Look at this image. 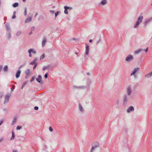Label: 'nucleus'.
<instances>
[{
  "label": "nucleus",
  "instance_id": "50",
  "mask_svg": "<svg viewBox=\"0 0 152 152\" xmlns=\"http://www.w3.org/2000/svg\"><path fill=\"white\" fill-rule=\"evenodd\" d=\"M27 82H25L23 83V85L25 86L26 84L27 83Z\"/></svg>",
  "mask_w": 152,
  "mask_h": 152
},
{
  "label": "nucleus",
  "instance_id": "47",
  "mask_svg": "<svg viewBox=\"0 0 152 152\" xmlns=\"http://www.w3.org/2000/svg\"><path fill=\"white\" fill-rule=\"evenodd\" d=\"M16 18V15H13L12 16V18L14 19Z\"/></svg>",
  "mask_w": 152,
  "mask_h": 152
},
{
  "label": "nucleus",
  "instance_id": "8",
  "mask_svg": "<svg viewBox=\"0 0 152 152\" xmlns=\"http://www.w3.org/2000/svg\"><path fill=\"white\" fill-rule=\"evenodd\" d=\"M127 92L128 96L130 95L132 93V89L130 86L128 87L127 89Z\"/></svg>",
  "mask_w": 152,
  "mask_h": 152
},
{
  "label": "nucleus",
  "instance_id": "40",
  "mask_svg": "<svg viewBox=\"0 0 152 152\" xmlns=\"http://www.w3.org/2000/svg\"><path fill=\"white\" fill-rule=\"evenodd\" d=\"M3 92H0V99L3 96Z\"/></svg>",
  "mask_w": 152,
  "mask_h": 152
},
{
  "label": "nucleus",
  "instance_id": "24",
  "mask_svg": "<svg viewBox=\"0 0 152 152\" xmlns=\"http://www.w3.org/2000/svg\"><path fill=\"white\" fill-rule=\"evenodd\" d=\"M31 18H27L25 21V23H27L31 22Z\"/></svg>",
  "mask_w": 152,
  "mask_h": 152
},
{
  "label": "nucleus",
  "instance_id": "52",
  "mask_svg": "<svg viewBox=\"0 0 152 152\" xmlns=\"http://www.w3.org/2000/svg\"><path fill=\"white\" fill-rule=\"evenodd\" d=\"M32 34V31H31L29 34V35H30Z\"/></svg>",
  "mask_w": 152,
  "mask_h": 152
},
{
  "label": "nucleus",
  "instance_id": "6",
  "mask_svg": "<svg viewBox=\"0 0 152 152\" xmlns=\"http://www.w3.org/2000/svg\"><path fill=\"white\" fill-rule=\"evenodd\" d=\"M139 68L138 67L135 68H134V70L132 72V73L131 74V76H132V75H134L135 77L136 75H135V73L137 72V71L139 70Z\"/></svg>",
  "mask_w": 152,
  "mask_h": 152
},
{
  "label": "nucleus",
  "instance_id": "42",
  "mask_svg": "<svg viewBox=\"0 0 152 152\" xmlns=\"http://www.w3.org/2000/svg\"><path fill=\"white\" fill-rule=\"evenodd\" d=\"M58 13H59V12H58V11H57V12H56L55 13V17H56L58 15Z\"/></svg>",
  "mask_w": 152,
  "mask_h": 152
},
{
  "label": "nucleus",
  "instance_id": "18",
  "mask_svg": "<svg viewBox=\"0 0 152 152\" xmlns=\"http://www.w3.org/2000/svg\"><path fill=\"white\" fill-rule=\"evenodd\" d=\"M51 66L50 65H48L47 66H43L42 69L43 70H45V69H50Z\"/></svg>",
  "mask_w": 152,
  "mask_h": 152
},
{
  "label": "nucleus",
  "instance_id": "23",
  "mask_svg": "<svg viewBox=\"0 0 152 152\" xmlns=\"http://www.w3.org/2000/svg\"><path fill=\"white\" fill-rule=\"evenodd\" d=\"M5 27L6 28V29L8 31H9L10 30V26H9V24L7 23V24H6L5 25Z\"/></svg>",
  "mask_w": 152,
  "mask_h": 152
},
{
  "label": "nucleus",
  "instance_id": "58",
  "mask_svg": "<svg viewBox=\"0 0 152 152\" xmlns=\"http://www.w3.org/2000/svg\"><path fill=\"white\" fill-rule=\"evenodd\" d=\"M12 87H13V89H14L15 88V86L14 85H13Z\"/></svg>",
  "mask_w": 152,
  "mask_h": 152
},
{
  "label": "nucleus",
  "instance_id": "46",
  "mask_svg": "<svg viewBox=\"0 0 152 152\" xmlns=\"http://www.w3.org/2000/svg\"><path fill=\"white\" fill-rule=\"evenodd\" d=\"M39 109V108L37 106H35V107H34V110H38Z\"/></svg>",
  "mask_w": 152,
  "mask_h": 152
},
{
  "label": "nucleus",
  "instance_id": "15",
  "mask_svg": "<svg viewBox=\"0 0 152 152\" xmlns=\"http://www.w3.org/2000/svg\"><path fill=\"white\" fill-rule=\"evenodd\" d=\"M143 50V49L142 48H139L136 51H135L134 53L136 54H137L140 53Z\"/></svg>",
  "mask_w": 152,
  "mask_h": 152
},
{
  "label": "nucleus",
  "instance_id": "4",
  "mask_svg": "<svg viewBox=\"0 0 152 152\" xmlns=\"http://www.w3.org/2000/svg\"><path fill=\"white\" fill-rule=\"evenodd\" d=\"M42 77L41 75H39L38 76V77L36 78V80L38 83L42 84L43 83V82L42 81Z\"/></svg>",
  "mask_w": 152,
  "mask_h": 152
},
{
  "label": "nucleus",
  "instance_id": "7",
  "mask_svg": "<svg viewBox=\"0 0 152 152\" xmlns=\"http://www.w3.org/2000/svg\"><path fill=\"white\" fill-rule=\"evenodd\" d=\"M10 96V95H7L5 96V100L4 103V104H5L9 102Z\"/></svg>",
  "mask_w": 152,
  "mask_h": 152
},
{
  "label": "nucleus",
  "instance_id": "60",
  "mask_svg": "<svg viewBox=\"0 0 152 152\" xmlns=\"http://www.w3.org/2000/svg\"><path fill=\"white\" fill-rule=\"evenodd\" d=\"M13 89H12V88H11V92H12L13 91Z\"/></svg>",
  "mask_w": 152,
  "mask_h": 152
},
{
  "label": "nucleus",
  "instance_id": "32",
  "mask_svg": "<svg viewBox=\"0 0 152 152\" xmlns=\"http://www.w3.org/2000/svg\"><path fill=\"white\" fill-rule=\"evenodd\" d=\"M36 77L35 76H33L32 77L31 79L30 80V82H33L34 79H35Z\"/></svg>",
  "mask_w": 152,
  "mask_h": 152
},
{
  "label": "nucleus",
  "instance_id": "59",
  "mask_svg": "<svg viewBox=\"0 0 152 152\" xmlns=\"http://www.w3.org/2000/svg\"><path fill=\"white\" fill-rule=\"evenodd\" d=\"M22 65H21L19 67V69H20V68H21V67H22Z\"/></svg>",
  "mask_w": 152,
  "mask_h": 152
},
{
  "label": "nucleus",
  "instance_id": "35",
  "mask_svg": "<svg viewBox=\"0 0 152 152\" xmlns=\"http://www.w3.org/2000/svg\"><path fill=\"white\" fill-rule=\"evenodd\" d=\"M65 9L64 11V12L65 14H68V12L67 11V10L66 8H64Z\"/></svg>",
  "mask_w": 152,
  "mask_h": 152
},
{
  "label": "nucleus",
  "instance_id": "54",
  "mask_svg": "<svg viewBox=\"0 0 152 152\" xmlns=\"http://www.w3.org/2000/svg\"><path fill=\"white\" fill-rule=\"evenodd\" d=\"M16 13V12L15 11H14L13 15H15V14Z\"/></svg>",
  "mask_w": 152,
  "mask_h": 152
},
{
  "label": "nucleus",
  "instance_id": "11",
  "mask_svg": "<svg viewBox=\"0 0 152 152\" xmlns=\"http://www.w3.org/2000/svg\"><path fill=\"white\" fill-rule=\"evenodd\" d=\"M47 38L46 37H44L43 38V40L42 42V47H43L45 45L46 42Z\"/></svg>",
  "mask_w": 152,
  "mask_h": 152
},
{
  "label": "nucleus",
  "instance_id": "41",
  "mask_svg": "<svg viewBox=\"0 0 152 152\" xmlns=\"http://www.w3.org/2000/svg\"><path fill=\"white\" fill-rule=\"evenodd\" d=\"M35 27L34 26H33L32 27H31V31H33L35 29Z\"/></svg>",
  "mask_w": 152,
  "mask_h": 152
},
{
  "label": "nucleus",
  "instance_id": "10",
  "mask_svg": "<svg viewBox=\"0 0 152 152\" xmlns=\"http://www.w3.org/2000/svg\"><path fill=\"white\" fill-rule=\"evenodd\" d=\"M152 20V17H151L147 19L144 22V23L145 25H146L148 23L150 22Z\"/></svg>",
  "mask_w": 152,
  "mask_h": 152
},
{
  "label": "nucleus",
  "instance_id": "16",
  "mask_svg": "<svg viewBox=\"0 0 152 152\" xmlns=\"http://www.w3.org/2000/svg\"><path fill=\"white\" fill-rule=\"evenodd\" d=\"M92 145H94L96 147H98L99 146V143L98 142H95L92 144Z\"/></svg>",
  "mask_w": 152,
  "mask_h": 152
},
{
  "label": "nucleus",
  "instance_id": "12",
  "mask_svg": "<svg viewBox=\"0 0 152 152\" xmlns=\"http://www.w3.org/2000/svg\"><path fill=\"white\" fill-rule=\"evenodd\" d=\"M89 52V46L86 44V53L88 55Z\"/></svg>",
  "mask_w": 152,
  "mask_h": 152
},
{
  "label": "nucleus",
  "instance_id": "33",
  "mask_svg": "<svg viewBox=\"0 0 152 152\" xmlns=\"http://www.w3.org/2000/svg\"><path fill=\"white\" fill-rule=\"evenodd\" d=\"M27 8L26 7L25 8V10L24 13V15L25 16H26L27 15Z\"/></svg>",
  "mask_w": 152,
  "mask_h": 152
},
{
  "label": "nucleus",
  "instance_id": "3",
  "mask_svg": "<svg viewBox=\"0 0 152 152\" xmlns=\"http://www.w3.org/2000/svg\"><path fill=\"white\" fill-rule=\"evenodd\" d=\"M134 58L133 56L132 55L129 54L128 55L126 58L125 60L128 62H129L132 60H133Z\"/></svg>",
  "mask_w": 152,
  "mask_h": 152
},
{
  "label": "nucleus",
  "instance_id": "28",
  "mask_svg": "<svg viewBox=\"0 0 152 152\" xmlns=\"http://www.w3.org/2000/svg\"><path fill=\"white\" fill-rule=\"evenodd\" d=\"M96 148H97V147H96L95 146L93 145L92 147L90 152H92Z\"/></svg>",
  "mask_w": 152,
  "mask_h": 152
},
{
  "label": "nucleus",
  "instance_id": "55",
  "mask_svg": "<svg viewBox=\"0 0 152 152\" xmlns=\"http://www.w3.org/2000/svg\"><path fill=\"white\" fill-rule=\"evenodd\" d=\"M89 42H92V39H90L89 40Z\"/></svg>",
  "mask_w": 152,
  "mask_h": 152
},
{
  "label": "nucleus",
  "instance_id": "27",
  "mask_svg": "<svg viewBox=\"0 0 152 152\" xmlns=\"http://www.w3.org/2000/svg\"><path fill=\"white\" fill-rule=\"evenodd\" d=\"M18 2H15L13 3L12 4V6L14 7H15L18 6Z\"/></svg>",
  "mask_w": 152,
  "mask_h": 152
},
{
  "label": "nucleus",
  "instance_id": "13",
  "mask_svg": "<svg viewBox=\"0 0 152 152\" xmlns=\"http://www.w3.org/2000/svg\"><path fill=\"white\" fill-rule=\"evenodd\" d=\"M20 73H21V70H18L17 71V72L16 73V75H15V77L16 78H17L19 77L20 74Z\"/></svg>",
  "mask_w": 152,
  "mask_h": 152
},
{
  "label": "nucleus",
  "instance_id": "2",
  "mask_svg": "<svg viewBox=\"0 0 152 152\" xmlns=\"http://www.w3.org/2000/svg\"><path fill=\"white\" fill-rule=\"evenodd\" d=\"M129 98V96L126 94H125L124 96L123 102L124 105L126 106V105Z\"/></svg>",
  "mask_w": 152,
  "mask_h": 152
},
{
  "label": "nucleus",
  "instance_id": "39",
  "mask_svg": "<svg viewBox=\"0 0 152 152\" xmlns=\"http://www.w3.org/2000/svg\"><path fill=\"white\" fill-rule=\"evenodd\" d=\"M49 129L51 132H52L53 131V129L51 126L49 127Z\"/></svg>",
  "mask_w": 152,
  "mask_h": 152
},
{
  "label": "nucleus",
  "instance_id": "17",
  "mask_svg": "<svg viewBox=\"0 0 152 152\" xmlns=\"http://www.w3.org/2000/svg\"><path fill=\"white\" fill-rule=\"evenodd\" d=\"M107 0H102L100 3V4L102 5H104L107 3Z\"/></svg>",
  "mask_w": 152,
  "mask_h": 152
},
{
  "label": "nucleus",
  "instance_id": "62",
  "mask_svg": "<svg viewBox=\"0 0 152 152\" xmlns=\"http://www.w3.org/2000/svg\"><path fill=\"white\" fill-rule=\"evenodd\" d=\"M23 2H25L26 1V0H23Z\"/></svg>",
  "mask_w": 152,
  "mask_h": 152
},
{
  "label": "nucleus",
  "instance_id": "19",
  "mask_svg": "<svg viewBox=\"0 0 152 152\" xmlns=\"http://www.w3.org/2000/svg\"><path fill=\"white\" fill-rule=\"evenodd\" d=\"M17 121V117L16 116H15L13 118V121H12V122L11 124V125H14L15 123Z\"/></svg>",
  "mask_w": 152,
  "mask_h": 152
},
{
  "label": "nucleus",
  "instance_id": "51",
  "mask_svg": "<svg viewBox=\"0 0 152 152\" xmlns=\"http://www.w3.org/2000/svg\"><path fill=\"white\" fill-rule=\"evenodd\" d=\"M3 120H2L1 121H0V126L1 124H2V123H3Z\"/></svg>",
  "mask_w": 152,
  "mask_h": 152
},
{
  "label": "nucleus",
  "instance_id": "29",
  "mask_svg": "<svg viewBox=\"0 0 152 152\" xmlns=\"http://www.w3.org/2000/svg\"><path fill=\"white\" fill-rule=\"evenodd\" d=\"M32 50L31 49H29L28 50V53L29 54V56L30 57H32V55L31 54V53L32 52Z\"/></svg>",
  "mask_w": 152,
  "mask_h": 152
},
{
  "label": "nucleus",
  "instance_id": "37",
  "mask_svg": "<svg viewBox=\"0 0 152 152\" xmlns=\"http://www.w3.org/2000/svg\"><path fill=\"white\" fill-rule=\"evenodd\" d=\"M12 134V137L11 139L12 140H13L14 139L15 135H14V134Z\"/></svg>",
  "mask_w": 152,
  "mask_h": 152
},
{
  "label": "nucleus",
  "instance_id": "5",
  "mask_svg": "<svg viewBox=\"0 0 152 152\" xmlns=\"http://www.w3.org/2000/svg\"><path fill=\"white\" fill-rule=\"evenodd\" d=\"M134 110V108L132 106H130L127 108L126 110L127 112L129 113L133 111Z\"/></svg>",
  "mask_w": 152,
  "mask_h": 152
},
{
  "label": "nucleus",
  "instance_id": "20",
  "mask_svg": "<svg viewBox=\"0 0 152 152\" xmlns=\"http://www.w3.org/2000/svg\"><path fill=\"white\" fill-rule=\"evenodd\" d=\"M152 76V71L150 73L147 74L145 75V77L146 78H148Z\"/></svg>",
  "mask_w": 152,
  "mask_h": 152
},
{
  "label": "nucleus",
  "instance_id": "61",
  "mask_svg": "<svg viewBox=\"0 0 152 152\" xmlns=\"http://www.w3.org/2000/svg\"><path fill=\"white\" fill-rule=\"evenodd\" d=\"M28 75H27V76H26V78H27L28 77Z\"/></svg>",
  "mask_w": 152,
  "mask_h": 152
},
{
  "label": "nucleus",
  "instance_id": "45",
  "mask_svg": "<svg viewBox=\"0 0 152 152\" xmlns=\"http://www.w3.org/2000/svg\"><path fill=\"white\" fill-rule=\"evenodd\" d=\"M50 13H51V14H53L54 13V12H55V11L53 10H50Z\"/></svg>",
  "mask_w": 152,
  "mask_h": 152
},
{
  "label": "nucleus",
  "instance_id": "36",
  "mask_svg": "<svg viewBox=\"0 0 152 152\" xmlns=\"http://www.w3.org/2000/svg\"><path fill=\"white\" fill-rule=\"evenodd\" d=\"M45 57V55L44 54H43L42 55L40 56V59H43Z\"/></svg>",
  "mask_w": 152,
  "mask_h": 152
},
{
  "label": "nucleus",
  "instance_id": "64",
  "mask_svg": "<svg viewBox=\"0 0 152 152\" xmlns=\"http://www.w3.org/2000/svg\"><path fill=\"white\" fill-rule=\"evenodd\" d=\"M12 133H14L13 131H12Z\"/></svg>",
  "mask_w": 152,
  "mask_h": 152
},
{
  "label": "nucleus",
  "instance_id": "31",
  "mask_svg": "<svg viewBox=\"0 0 152 152\" xmlns=\"http://www.w3.org/2000/svg\"><path fill=\"white\" fill-rule=\"evenodd\" d=\"M21 34V32L20 31H18L16 33V35L17 36H20Z\"/></svg>",
  "mask_w": 152,
  "mask_h": 152
},
{
  "label": "nucleus",
  "instance_id": "30",
  "mask_svg": "<svg viewBox=\"0 0 152 152\" xmlns=\"http://www.w3.org/2000/svg\"><path fill=\"white\" fill-rule=\"evenodd\" d=\"M64 8H66L67 10H72V7H67V6H65L64 7Z\"/></svg>",
  "mask_w": 152,
  "mask_h": 152
},
{
  "label": "nucleus",
  "instance_id": "25",
  "mask_svg": "<svg viewBox=\"0 0 152 152\" xmlns=\"http://www.w3.org/2000/svg\"><path fill=\"white\" fill-rule=\"evenodd\" d=\"M25 73L27 75L29 76L30 73V71L29 69H27L25 72Z\"/></svg>",
  "mask_w": 152,
  "mask_h": 152
},
{
  "label": "nucleus",
  "instance_id": "38",
  "mask_svg": "<svg viewBox=\"0 0 152 152\" xmlns=\"http://www.w3.org/2000/svg\"><path fill=\"white\" fill-rule=\"evenodd\" d=\"M21 127H22L21 126H18L17 127L16 129L17 130H18L20 129L21 128Z\"/></svg>",
  "mask_w": 152,
  "mask_h": 152
},
{
  "label": "nucleus",
  "instance_id": "9",
  "mask_svg": "<svg viewBox=\"0 0 152 152\" xmlns=\"http://www.w3.org/2000/svg\"><path fill=\"white\" fill-rule=\"evenodd\" d=\"M73 88H77V89H79V88H83L84 89L86 88V87L83 86H73Z\"/></svg>",
  "mask_w": 152,
  "mask_h": 152
},
{
  "label": "nucleus",
  "instance_id": "22",
  "mask_svg": "<svg viewBox=\"0 0 152 152\" xmlns=\"http://www.w3.org/2000/svg\"><path fill=\"white\" fill-rule=\"evenodd\" d=\"M37 61V59L35 58L34 59V60L32 62H31L29 64L30 65H34V64H36V62Z\"/></svg>",
  "mask_w": 152,
  "mask_h": 152
},
{
  "label": "nucleus",
  "instance_id": "44",
  "mask_svg": "<svg viewBox=\"0 0 152 152\" xmlns=\"http://www.w3.org/2000/svg\"><path fill=\"white\" fill-rule=\"evenodd\" d=\"M48 73L47 72L46 73L45 75V78H47L48 77Z\"/></svg>",
  "mask_w": 152,
  "mask_h": 152
},
{
  "label": "nucleus",
  "instance_id": "49",
  "mask_svg": "<svg viewBox=\"0 0 152 152\" xmlns=\"http://www.w3.org/2000/svg\"><path fill=\"white\" fill-rule=\"evenodd\" d=\"M101 41V39H99L98 40L96 43V44L97 45L99 42H100Z\"/></svg>",
  "mask_w": 152,
  "mask_h": 152
},
{
  "label": "nucleus",
  "instance_id": "21",
  "mask_svg": "<svg viewBox=\"0 0 152 152\" xmlns=\"http://www.w3.org/2000/svg\"><path fill=\"white\" fill-rule=\"evenodd\" d=\"M3 71L4 72H7L8 71V67L7 65H5L3 68Z\"/></svg>",
  "mask_w": 152,
  "mask_h": 152
},
{
  "label": "nucleus",
  "instance_id": "1",
  "mask_svg": "<svg viewBox=\"0 0 152 152\" xmlns=\"http://www.w3.org/2000/svg\"><path fill=\"white\" fill-rule=\"evenodd\" d=\"M143 19V17L142 16H140L138 18V20L136 23L134 24V26H133L134 28H137L138 26L140 25V23L142 22V20Z\"/></svg>",
  "mask_w": 152,
  "mask_h": 152
},
{
  "label": "nucleus",
  "instance_id": "26",
  "mask_svg": "<svg viewBox=\"0 0 152 152\" xmlns=\"http://www.w3.org/2000/svg\"><path fill=\"white\" fill-rule=\"evenodd\" d=\"M8 34L7 36V38L8 39H10L11 37V31L10 30L8 31Z\"/></svg>",
  "mask_w": 152,
  "mask_h": 152
},
{
  "label": "nucleus",
  "instance_id": "56",
  "mask_svg": "<svg viewBox=\"0 0 152 152\" xmlns=\"http://www.w3.org/2000/svg\"><path fill=\"white\" fill-rule=\"evenodd\" d=\"M24 86H23V85H22V87H21V89H23V87H24Z\"/></svg>",
  "mask_w": 152,
  "mask_h": 152
},
{
  "label": "nucleus",
  "instance_id": "34",
  "mask_svg": "<svg viewBox=\"0 0 152 152\" xmlns=\"http://www.w3.org/2000/svg\"><path fill=\"white\" fill-rule=\"evenodd\" d=\"M31 49L32 50V52L33 53H34V54H36V53H37V52L36 51L34 50L33 49V48H31V49Z\"/></svg>",
  "mask_w": 152,
  "mask_h": 152
},
{
  "label": "nucleus",
  "instance_id": "48",
  "mask_svg": "<svg viewBox=\"0 0 152 152\" xmlns=\"http://www.w3.org/2000/svg\"><path fill=\"white\" fill-rule=\"evenodd\" d=\"M148 48L147 47V48L146 49L143 50H144L145 51V52H147L148 51Z\"/></svg>",
  "mask_w": 152,
  "mask_h": 152
},
{
  "label": "nucleus",
  "instance_id": "57",
  "mask_svg": "<svg viewBox=\"0 0 152 152\" xmlns=\"http://www.w3.org/2000/svg\"><path fill=\"white\" fill-rule=\"evenodd\" d=\"M87 74L88 75H90V73L89 72H87Z\"/></svg>",
  "mask_w": 152,
  "mask_h": 152
},
{
  "label": "nucleus",
  "instance_id": "14",
  "mask_svg": "<svg viewBox=\"0 0 152 152\" xmlns=\"http://www.w3.org/2000/svg\"><path fill=\"white\" fill-rule=\"evenodd\" d=\"M79 110L81 112L83 113L84 112V110L83 107H82L81 104L80 103L79 104Z\"/></svg>",
  "mask_w": 152,
  "mask_h": 152
},
{
  "label": "nucleus",
  "instance_id": "43",
  "mask_svg": "<svg viewBox=\"0 0 152 152\" xmlns=\"http://www.w3.org/2000/svg\"><path fill=\"white\" fill-rule=\"evenodd\" d=\"M37 63H36V64H34V66L33 67V69H34L36 68V67H37Z\"/></svg>",
  "mask_w": 152,
  "mask_h": 152
},
{
  "label": "nucleus",
  "instance_id": "63",
  "mask_svg": "<svg viewBox=\"0 0 152 152\" xmlns=\"http://www.w3.org/2000/svg\"><path fill=\"white\" fill-rule=\"evenodd\" d=\"M75 54H77V52H75Z\"/></svg>",
  "mask_w": 152,
  "mask_h": 152
},
{
  "label": "nucleus",
  "instance_id": "53",
  "mask_svg": "<svg viewBox=\"0 0 152 152\" xmlns=\"http://www.w3.org/2000/svg\"><path fill=\"white\" fill-rule=\"evenodd\" d=\"M37 15H38L37 13H36V14L35 15H34V17H36V16Z\"/></svg>",
  "mask_w": 152,
  "mask_h": 152
}]
</instances>
